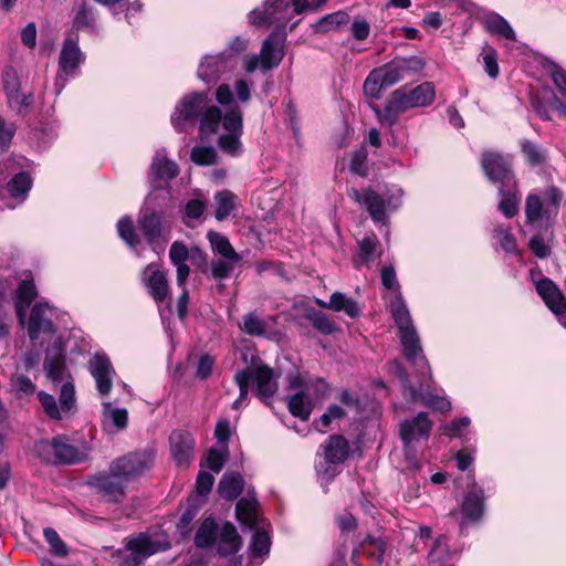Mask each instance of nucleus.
Here are the masks:
<instances>
[{
    "mask_svg": "<svg viewBox=\"0 0 566 566\" xmlns=\"http://www.w3.org/2000/svg\"><path fill=\"white\" fill-rule=\"evenodd\" d=\"M436 98V87L432 82H423L413 88L400 87L394 91L387 99L384 119L392 125L399 114L417 107L430 106Z\"/></svg>",
    "mask_w": 566,
    "mask_h": 566,
    "instance_id": "6e6552de",
    "label": "nucleus"
},
{
    "mask_svg": "<svg viewBox=\"0 0 566 566\" xmlns=\"http://www.w3.org/2000/svg\"><path fill=\"white\" fill-rule=\"evenodd\" d=\"M117 232L119 238L132 249H135L140 242L130 217L125 216L118 220Z\"/></svg>",
    "mask_w": 566,
    "mask_h": 566,
    "instance_id": "a18cd8bd",
    "label": "nucleus"
},
{
    "mask_svg": "<svg viewBox=\"0 0 566 566\" xmlns=\"http://www.w3.org/2000/svg\"><path fill=\"white\" fill-rule=\"evenodd\" d=\"M142 281L146 285L149 294L154 301L158 304L159 314L163 321L165 331L170 339L171 349L174 350V332H175V318L174 311L170 304L163 307L160 304L166 300L169 289L165 273L159 269L158 265L150 263L142 272Z\"/></svg>",
    "mask_w": 566,
    "mask_h": 566,
    "instance_id": "f8f14e48",
    "label": "nucleus"
},
{
    "mask_svg": "<svg viewBox=\"0 0 566 566\" xmlns=\"http://www.w3.org/2000/svg\"><path fill=\"white\" fill-rule=\"evenodd\" d=\"M44 538L50 546V552L57 557H65L69 553L66 544L62 541L57 532L51 527L43 531Z\"/></svg>",
    "mask_w": 566,
    "mask_h": 566,
    "instance_id": "8fccbe9b",
    "label": "nucleus"
},
{
    "mask_svg": "<svg viewBox=\"0 0 566 566\" xmlns=\"http://www.w3.org/2000/svg\"><path fill=\"white\" fill-rule=\"evenodd\" d=\"M403 191L397 186L387 188L384 195L373 189H352L350 197L358 203L365 206L370 218L376 223H385L388 213L397 210L402 203Z\"/></svg>",
    "mask_w": 566,
    "mask_h": 566,
    "instance_id": "9b49d317",
    "label": "nucleus"
},
{
    "mask_svg": "<svg viewBox=\"0 0 566 566\" xmlns=\"http://www.w3.org/2000/svg\"><path fill=\"white\" fill-rule=\"evenodd\" d=\"M176 176V163L168 157L165 148L157 149L148 172V179L151 186L148 198L160 206L175 202L171 184Z\"/></svg>",
    "mask_w": 566,
    "mask_h": 566,
    "instance_id": "0eeeda50",
    "label": "nucleus"
},
{
    "mask_svg": "<svg viewBox=\"0 0 566 566\" xmlns=\"http://www.w3.org/2000/svg\"><path fill=\"white\" fill-rule=\"evenodd\" d=\"M39 400L45 413L55 420L69 418L75 409V389L73 384L65 382L61 387L59 403L52 395L39 392Z\"/></svg>",
    "mask_w": 566,
    "mask_h": 566,
    "instance_id": "a211bd4d",
    "label": "nucleus"
},
{
    "mask_svg": "<svg viewBox=\"0 0 566 566\" xmlns=\"http://www.w3.org/2000/svg\"><path fill=\"white\" fill-rule=\"evenodd\" d=\"M481 56L483 60L484 71L490 77L496 78L500 72L496 51L486 44L482 49Z\"/></svg>",
    "mask_w": 566,
    "mask_h": 566,
    "instance_id": "864d4df0",
    "label": "nucleus"
},
{
    "mask_svg": "<svg viewBox=\"0 0 566 566\" xmlns=\"http://www.w3.org/2000/svg\"><path fill=\"white\" fill-rule=\"evenodd\" d=\"M240 328L250 336H263L268 329V324L255 313H248L242 316Z\"/></svg>",
    "mask_w": 566,
    "mask_h": 566,
    "instance_id": "49530a36",
    "label": "nucleus"
},
{
    "mask_svg": "<svg viewBox=\"0 0 566 566\" xmlns=\"http://www.w3.org/2000/svg\"><path fill=\"white\" fill-rule=\"evenodd\" d=\"M484 511V495L481 489L467 493L462 503L464 516L471 521L479 520Z\"/></svg>",
    "mask_w": 566,
    "mask_h": 566,
    "instance_id": "72a5a7b5",
    "label": "nucleus"
},
{
    "mask_svg": "<svg viewBox=\"0 0 566 566\" xmlns=\"http://www.w3.org/2000/svg\"><path fill=\"white\" fill-rule=\"evenodd\" d=\"M543 212V202L535 193H530L525 200V218L528 224L537 222Z\"/></svg>",
    "mask_w": 566,
    "mask_h": 566,
    "instance_id": "3c124183",
    "label": "nucleus"
},
{
    "mask_svg": "<svg viewBox=\"0 0 566 566\" xmlns=\"http://www.w3.org/2000/svg\"><path fill=\"white\" fill-rule=\"evenodd\" d=\"M538 295L542 297L546 306L556 315H559V323L566 327V300L562 291L549 279L543 277L535 284Z\"/></svg>",
    "mask_w": 566,
    "mask_h": 566,
    "instance_id": "b1692460",
    "label": "nucleus"
},
{
    "mask_svg": "<svg viewBox=\"0 0 566 566\" xmlns=\"http://www.w3.org/2000/svg\"><path fill=\"white\" fill-rule=\"evenodd\" d=\"M237 518L244 525L253 527L258 522V502L254 494L248 493L247 497L238 501L235 507Z\"/></svg>",
    "mask_w": 566,
    "mask_h": 566,
    "instance_id": "c756f323",
    "label": "nucleus"
},
{
    "mask_svg": "<svg viewBox=\"0 0 566 566\" xmlns=\"http://www.w3.org/2000/svg\"><path fill=\"white\" fill-rule=\"evenodd\" d=\"M482 169L488 179L501 186H515L511 161L496 151H484L481 157Z\"/></svg>",
    "mask_w": 566,
    "mask_h": 566,
    "instance_id": "6ab92c4d",
    "label": "nucleus"
},
{
    "mask_svg": "<svg viewBox=\"0 0 566 566\" xmlns=\"http://www.w3.org/2000/svg\"><path fill=\"white\" fill-rule=\"evenodd\" d=\"M286 381L287 389L295 390L286 398L289 411L302 421H307L313 409L328 396V384L323 378L305 379L298 371L290 374Z\"/></svg>",
    "mask_w": 566,
    "mask_h": 566,
    "instance_id": "7ed1b4c3",
    "label": "nucleus"
},
{
    "mask_svg": "<svg viewBox=\"0 0 566 566\" xmlns=\"http://www.w3.org/2000/svg\"><path fill=\"white\" fill-rule=\"evenodd\" d=\"M195 440L191 434H179V467L189 463L193 458Z\"/></svg>",
    "mask_w": 566,
    "mask_h": 566,
    "instance_id": "6e6d98bb",
    "label": "nucleus"
},
{
    "mask_svg": "<svg viewBox=\"0 0 566 566\" xmlns=\"http://www.w3.org/2000/svg\"><path fill=\"white\" fill-rule=\"evenodd\" d=\"M243 483L241 474L227 472L219 481L218 492L226 500H234L242 492Z\"/></svg>",
    "mask_w": 566,
    "mask_h": 566,
    "instance_id": "473e14b6",
    "label": "nucleus"
},
{
    "mask_svg": "<svg viewBox=\"0 0 566 566\" xmlns=\"http://www.w3.org/2000/svg\"><path fill=\"white\" fill-rule=\"evenodd\" d=\"M483 24L485 29L493 33L497 34L506 40L515 41L516 35L510 23L499 13L490 12L484 15Z\"/></svg>",
    "mask_w": 566,
    "mask_h": 566,
    "instance_id": "2f4dec72",
    "label": "nucleus"
},
{
    "mask_svg": "<svg viewBox=\"0 0 566 566\" xmlns=\"http://www.w3.org/2000/svg\"><path fill=\"white\" fill-rule=\"evenodd\" d=\"M389 86L382 71L380 67H377L365 80L364 92L369 97L379 98L381 91Z\"/></svg>",
    "mask_w": 566,
    "mask_h": 566,
    "instance_id": "a19ab883",
    "label": "nucleus"
},
{
    "mask_svg": "<svg viewBox=\"0 0 566 566\" xmlns=\"http://www.w3.org/2000/svg\"><path fill=\"white\" fill-rule=\"evenodd\" d=\"M56 308L48 302H36L27 321L28 336L34 347L45 350L44 371L49 379L59 381L64 374V347L54 324Z\"/></svg>",
    "mask_w": 566,
    "mask_h": 566,
    "instance_id": "f03ea898",
    "label": "nucleus"
},
{
    "mask_svg": "<svg viewBox=\"0 0 566 566\" xmlns=\"http://www.w3.org/2000/svg\"><path fill=\"white\" fill-rule=\"evenodd\" d=\"M186 261H190L192 264H201L205 261L202 251L197 247L187 248L179 243V283L189 275V266L184 263Z\"/></svg>",
    "mask_w": 566,
    "mask_h": 566,
    "instance_id": "c9c22d12",
    "label": "nucleus"
},
{
    "mask_svg": "<svg viewBox=\"0 0 566 566\" xmlns=\"http://www.w3.org/2000/svg\"><path fill=\"white\" fill-rule=\"evenodd\" d=\"M432 423L426 412H419L410 420L400 423V437L406 447L421 438H427L431 431Z\"/></svg>",
    "mask_w": 566,
    "mask_h": 566,
    "instance_id": "a878e982",
    "label": "nucleus"
},
{
    "mask_svg": "<svg viewBox=\"0 0 566 566\" xmlns=\"http://www.w3.org/2000/svg\"><path fill=\"white\" fill-rule=\"evenodd\" d=\"M470 418L462 417L458 420H453L450 423L443 426L442 432L449 437H461L463 430H465L470 424Z\"/></svg>",
    "mask_w": 566,
    "mask_h": 566,
    "instance_id": "338daca9",
    "label": "nucleus"
},
{
    "mask_svg": "<svg viewBox=\"0 0 566 566\" xmlns=\"http://www.w3.org/2000/svg\"><path fill=\"white\" fill-rule=\"evenodd\" d=\"M216 219L222 221L227 219L232 211L237 209L238 206V197L229 191L222 190L216 193Z\"/></svg>",
    "mask_w": 566,
    "mask_h": 566,
    "instance_id": "4c0bfd02",
    "label": "nucleus"
},
{
    "mask_svg": "<svg viewBox=\"0 0 566 566\" xmlns=\"http://www.w3.org/2000/svg\"><path fill=\"white\" fill-rule=\"evenodd\" d=\"M390 312L399 329V338L403 347L405 357L417 367L420 374L430 375V366L423 356L419 336L399 291L390 303Z\"/></svg>",
    "mask_w": 566,
    "mask_h": 566,
    "instance_id": "39448f33",
    "label": "nucleus"
},
{
    "mask_svg": "<svg viewBox=\"0 0 566 566\" xmlns=\"http://www.w3.org/2000/svg\"><path fill=\"white\" fill-rule=\"evenodd\" d=\"M195 544L200 548H216L220 556L227 557L240 551L242 539L233 524L226 522L219 526L209 517L199 526Z\"/></svg>",
    "mask_w": 566,
    "mask_h": 566,
    "instance_id": "423d86ee",
    "label": "nucleus"
},
{
    "mask_svg": "<svg viewBox=\"0 0 566 566\" xmlns=\"http://www.w3.org/2000/svg\"><path fill=\"white\" fill-rule=\"evenodd\" d=\"M11 386L19 397H28L35 391V386L31 379L19 370L12 376Z\"/></svg>",
    "mask_w": 566,
    "mask_h": 566,
    "instance_id": "603ef678",
    "label": "nucleus"
},
{
    "mask_svg": "<svg viewBox=\"0 0 566 566\" xmlns=\"http://www.w3.org/2000/svg\"><path fill=\"white\" fill-rule=\"evenodd\" d=\"M323 449L326 462L323 474L327 475V480H331L335 476L336 472L334 469H331L329 465L343 463L347 459L349 444L343 436L334 434L329 437Z\"/></svg>",
    "mask_w": 566,
    "mask_h": 566,
    "instance_id": "393cba45",
    "label": "nucleus"
},
{
    "mask_svg": "<svg viewBox=\"0 0 566 566\" xmlns=\"http://www.w3.org/2000/svg\"><path fill=\"white\" fill-rule=\"evenodd\" d=\"M208 239L214 252L223 259L241 261V256L235 252L227 237L219 232L210 231Z\"/></svg>",
    "mask_w": 566,
    "mask_h": 566,
    "instance_id": "ea45409f",
    "label": "nucleus"
},
{
    "mask_svg": "<svg viewBox=\"0 0 566 566\" xmlns=\"http://www.w3.org/2000/svg\"><path fill=\"white\" fill-rule=\"evenodd\" d=\"M170 547L168 536L163 531H147L126 539L120 553L119 566H139L148 557Z\"/></svg>",
    "mask_w": 566,
    "mask_h": 566,
    "instance_id": "1a4fd4ad",
    "label": "nucleus"
},
{
    "mask_svg": "<svg viewBox=\"0 0 566 566\" xmlns=\"http://www.w3.org/2000/svg\"><path fill=\"white\" fill-rule=\"evenodd\" d=\"M378 239L375 234L366 235L359 241V250L357 259L355 260L356 266L369 265L376 258V248Z\"/></svg>",
    "mask_w": 566,
    "mask_h": 566,
    "instance_id": "79ce46f5",
    "label": "nucleus"
},
{
    "mask_svg": "<svg viewBox=\"0 0 566 566\" xmlns=\"http://www.w3.org/2000/svg\"><path fill=\"white\" fill-rule=\"evenodd\" d=\"M384 553L385 543L379 538L369 536L361 542L357 549H355L353 559L355 557H359L360 555H365L371 559L373 565L377 566L381 563Z\"/></svg>",
    "mask_w": 566,
    "mask_h": 566,
    "instance_id": "f704fd0d",
    "label": "nucleus"
},
{
    "mask_svg": "<svg viewBox=\"0 0 566 566\" xmlns=\"http://www.w3.org/2000/svg\"><path fill=\"white\" fill-rule=\"evenodd\" d=\"M417 399H421L426 406L441 412H447L451 409V402L444 397H439L434 395L421 396L418 392Z\"/></svg>",
    "mask_w": 566,
    "mask_h": 566,
    "instance_id": "0e129e2a",
    "label": "nucleus"
},
{
    "mask_svg": "<svg viewBox=\"0 0 566 566\" xmlns=\"http://www.w3.org/2000/svg\"><path fill=\"white\" fill-rule=\"evenodd\" d=\"M284 43V32H282V34H280L277 31L271 33L263 41L259 54H251L244 56V71L248 74H251L259 67L263 72L277 67L285 55Z\"/></svg>",
    "mask_w": 566,
    "mask_h": 566,
    "instance_id": "4468645a",
    "label": "nucleus"
},
{
    "mask_svg": "<svg viewBox=\"0 0 566 566\" xmlns=\"http://www.w3.org/2000/svg\"><path fill=\"white\" fill-rule=\"evenodd\" d=\"M352 36L357 41L366 40L370 34V24L364 18H355L350 25Z\"/></svg>",
    "mask_w": 566,
    "mask_h": 566,
    "instance_id": "69168bd1",
    "label": "nucleus"
},
{
    "mask_svg": "<svg viewBox=\"0 0 566 566\" xmlns=\"http://www.w3.org/2000/svg\"><path fill=\"white\" fill-rule=\"evenodd\" d=\"M389 370L391 374H394L396 377L399 378L405 391H408L410 399L417 400L418 398V391L409 386V379L407 373L403 370L401 364L399 361H392L389 365Z\"/></svg>",
    "mask_w": 566,
    "mask_h": 566,
    "instance_id": "bf43d9fd",
    "label": "nucleus"
},
{
    "mask_svg": "<svg viewBox=\"0 0 566 566\" xmlns=\"http://www.w3.org/2000/svg\"><path fill=\"white\" fill-rule=\"evenodd\" d=\"M366 163L367 149L361 146L352 154L349 168L354 174L365 177L368 172Z\"/></svg>",
    "mask_w": 566,
    "mask_h": 566,
    "instance_id": "5fc2aeb1",
    "label": "nucleus"
},
{
    "mask_svg": "<svg viewBox=\"0 0 566 566\" xmlns=\"http://www.w3.org/2000/svg\"><path fill=\"white\" fill-rule=\"evenodd\" d=\"M551 75L555 86L564 98H566V71L554 64L551 69Z\"/></svg>",
    "mask_w": 566,
    "mask_h": 566,
    "instance_id": "774afa93",
    "label": "nucleus"
},
{
    "mask_svg": "<svg viewBox=\"0 0 566 566\" xmlns=\"http://www.w3.org/2000/svg\"><path fill=\"white\" fill-rule=\"evenodd\" d=\"M9 107L18 114H21L23 109H27L33 104V94H14L7 98Z\"/></svg>",
    "mask_w": 566,
    "mask_h": 566,
    "instance_id": "052dcab7",
    "label": "nucleus"
},
{
    "mask_svg": "<svg viewBox=\"0 0 566 566\" xmlns=\"http://www.w3.org/2000/svg\"><path fill=\"white\" fill-rule=\"evenodd\" d=\"M119 475L99 473L90 479L88 484L107 502L120 503L125 497V486Z\"/></svg>",
    "mask_w": 566,
    "mask_h": 566,
    "instance_id": "5701e85b",
    "label": "nucleus"
},
{
    "mask_svg": "<svg viewBox=\"0 0 566 566\" xmlns=\"http://www.w3.org/2000/svg\"><path fill=\"white\" fill-rule=\"evenodd\" d=\"M239 261L234 260H217L211 264V273L214 279H226L230 275L233 270V265Z\"/></svg>",
    "mask_w": 566,
    "mask_h": 566,
    "instance_id": "680f3d73",
    "label": "nucleus"
},
{
    "mask_svg": "<svg viewBox=\"0 0 566 566\" xmlns=\"http://www.w3.org/2000/svg\"><path fill=\"white\" fill-rule=\"evenodd\" d=\"M214 483V478L212 474L200 471L198 473L196 480V494L190 497V501L193 503L192 506L198 509L202 504L206 503L207 495L210 493Z\"/></svg>",
    "mask_w": 566,
    "mask_h": 566,
    "instance_id": "58836bf2",
    "label": "nucleus"
},
{
    "mask_svg": "<svg viewBox=\"0 0 566 566\" xmlns=\"http://www.w3.org/2000/svg\"><path fill=\"white\" fill-rule=\"evenodd\" d=\"M102 418L105 427H113L116 431L124 430L128 423L127 410L125 408L113 407L111 401L102 402Z\"/></svg>",
    "mask_w": 566,
    "mask_h": 566,
    "instance_id": "c85d7f7f",
    "label": "nucleus"
},
{
    "mask_svg": "<svg viewBox=\"0 0 566 566\" xmlns=\"http://www.w3.org/2000/svg\"><path fill=\"white\" fill-rule=\"evenodd\" d=\"M450 557V551L446 536H440L436 539L432 548L428 553V558L431 563H441Z\"/></svg>",
    "mask_w": 566,
    "mask_h": 566,
    "instance_id": "4d7b16f0",
    "label": "nucleus"
},
{
    "mask_svg": "<svg viewBox=\"0 0 566 566\" xmlns=\"http://www.w3.org/2000/svg\"><path fill=\"white\" fill-rule=\"evenodd\" d=\"M237 57L228 51L206 55L199 65L198 75L206 83H214L221 76L230 74L237 67Z\"/></svg>",
    "mask_w": 566,
    "mask_h": 566,
    "instance_id": "aec40b11",
    "label": "nucleus"
},
{
    "mask_svg": "<svg viewBox=\"0 0 566 566\" xmlns=\"http://www.w3.org/2000/svg\"><path fill=\"white\" fill-rule=\"evenodd\" d=\"M32 187V179L28 172L15 174L7 184V190L11 199L20 203L25 200Z\"/></svg>",
    "mask_w": 566,
    "mask_h": 566,
    "instance_id": "7c9ffc66",
    "label": "nucleus"
},
{
    "mask_svg": "<svg viewBox=\"0 0 566 566\" xmlns=\"http://www.w3.org/2000/svg\"><path fill=\"white\" fill-rule=\"evenodd\" d=\"M306 317L311 321L314 328L325 335H329L335 331L334 322L323 312L311 310L307 312Z\"/></svg>",
    "mask_w": 566,
    "mask_h": 566,
    "instance_id": "09e8293b",
    "label": "nucleus"
},
{
    "mask_svg": "<svg viewBox=\"0 0 566 566\" xmlns=\"http://www.w3.org/2000/svg\"><path fill=\"white\" fill-rule=\"evenodd\" d=\"M271 547V538L263 527L255 528L250 543L251 556L253 558L268 555Z\"/></svg>",
    "mask_w": 566,
    "mask_h": 566,
    "instance_id": "c03bdc74",
    "label": "nucleus"
},
{
    "mask_svg": "<svg viewBox=\"0 0 566 566\" xmlns=\"http://www.w3.org/2000/svg\"><path fill=\"white\" fill-rule=\"evenodd\" d=\"M316 304L321 307L329 308L335 312H345L349 317H358L361 314V307L352 297L344 293L334 292L328 302L316 298Z\"/></svg>",
    "mask_w": 566,
    "mask_h": 566,
    "instance_id": "bb28decb",
    "label": "nucleus"
},
{
    "mask_svg": "<svg viewBox=\"0 0 566 566\" xmlns=\"http://www.w3.org/2000/svg\"><path fill=\"white\" fill-rule=\"evenodd\" d=\"M424 61L416 55L408 57H395L392 61L380 66L387 83L390 86L397 84L403 78L421 72L424 67Z\"/></svg>",
    "mask_w": 566,
    "mask_h": 566,
    "instance_id": "412c9836",
    "label": "nucleus"
},
{
    "mask_svg": "<svg viewBox=\"0 0 566 566\" xmlns=\"http://www.w3.org/2000/svg\"><path fill=\"white\" fill-rule=\"evenodd\" d=\"M2 82L7 98L20 92V82L13 69L4 71Z\"/></svg>",
    "mask_w": 566,
    "mask_h": 566,
    "instance_id": "e2e57ef3",
    "label": "nucleus"
},
{
    "mask_svg": "<svg viewBox=\"0 0 566 566\" xmlns=\"http://www.w3.org/2000/svg\"><path fill=\"white\" fill-rule=\"evenodd\" d=\"M216 99L221 106L229 107L224 115L218 106L207 104L205 94H193L185 97L182 113L185 117L198 116L199 130L206 136L217 133L221 125L224 133L218 138L219 148L230 156H238L242 151V111L234 102L232 90L228 84L218 86Z\"/></svg>",
    "mask_w": 566,
    "mask_h": 566,
    "instance_id": "f257e3e1",
    "label": "nucleus"
},
{
    "mask_svg": "<svg viewBox=\"0 0 566 566\" xmlns=\"http://www.w3.org/2000/svg\"><path fill=\"white\" fill-rule=\"evenodd\" d=\"M35 296L36 287L32 281L23 280L19 283L14 295V306L19 322L22 325L25 324L27 308L30 306Z\"/></svg>",
    "mask_w": 566,
    "mask_h": 566,
    "instance_id": "cd10ccee",
    "label": "nucleus"
},
{
    "mask_svg": "<svg viewBox=\"0 0 566 566\" xmlns=\"http://www.w3.org/2000/svg\"><path fill=\"white\" fill-rule=\"evenodd\" d=\"M88 371L95 380L98 394L102 397L108 396L115 377V369L109 358L103 353H95L88 360Z\"/></svg>",
    "mask_w": 566,
    "mask_h": 566,
    "instance_id": "4be33fe9",
    "label": "nucleus"
},
{
    "mask_svg": "<svg viewBox=\"0 0 566 566\" xmlns=\"http://www.w3.org/2000/svg\"><path fill=\"white\" fill-rule=\"evenodd\" d=\"M253 381L255 392L262 400L273 397L279 389L274 371L266 365H258L253 368L240 370L234 375V381L239 387V397L233 401L232 408L239 409L248 401L250 381Z\"/></svg>",
    "mask_w": 566,
    "mask_h": 566,
    "instance_id": "9d476101",
    "label": "nucleus"
},
{
    "mask_svg": "<svg viewBox=\"0 0 566 566\" xmlns=\"http://www.w3.org/2000/svg\"><path fill=\"white\" fill-rule=\"evenodd\" d=\"M95 21L96 18L93 10L83 3L77 8L73 23L76 28H93L95 25Z\"/></svg>",
    "mask_w": 566,
    "mask_h": 566,
    "instance_id": "13d9d810",
    "label": "nucleus"
},
{
    "mask_svg": "<svg viewBox=\"0 0 566 566\" xmlns=\"http://www.w3.org/2000/svg\"><path fill=\"white\" fill-rule=\"evenodd\" d=\"M308 3L306 0H266L262 8L253 10L250 15V22L255 25H271L277 23L275 31L285 28L289 18V11L293 8V12L301 14L306 10Z\"/></svg>",
    "mask_w": 566,
    "mask_h": 566,
    "instance_id": "ddd939ff",
    "label": "nucleus"
},
{
    "mask_svg": "<svg viewBox=\"0 0 566 566\" xmlns=\"http://www.w3.org/2000/svg\"><path fill=\"white\" fill-rule=\"evenodd\" d=\"M43 449H50L54 461L60 464H75L85 461L92 450L86 441H71L64 436H57L50 443H43Z\"/></svg>",
    "mask_w": 566,
    "mask_h": 566,
    "instance_id": "f3484780",
    "label": "nucleus"
},
{
    "mask_svg": "<svg viewBox=\"0 0 566 566\" xmlns=\"http://www.w3.org/2000/svg\"><path fill=\"white\" fill-rule=\"evenodd\" d=\"M191 160L201 166H210L217 163L218 154L212 146H196L191 149Z\"/></svg>",
    "mask_w": 566,
    "mask_h": 566,
    "instance_id": "de8ad7c7",
    "label": "nucleus"
},
{
    "mask_svg": "<svg viewBox=\"0 0 566 566\" xmlns=\"http://www.w3.org/2000/svg\"><path fill=\"white\" fill-rule=\"evenodd\" d=\"M154 453L150 450H142L128 453L112 461L109 471L119 475L125 482L134 481L151 469Z\"/></svg>",
    "mask_w": 566,
    "mask_h": 566,
    "instance_id": "dca6fc26",
    "label": "nucleus"
},
{
    "mask_svg": "<svg viewBox=\"0 0 566 566\" xmlns=\"http://www.w3.org/2000/svg\"><path fill=\"white\" fill-rule=\"evenodd\" d=\"M499 196L502 198L499 210L506 217L513 218L518 211L520 198L516 195L515 186H500Z\"/></svg>",
    "mask_w": 566,
    "mask_h": 566,
    "instance_id": "e433bc0d",
    "label": "nucleus"
},
{
    "mask_svg": "<svg viewBox=\"0 0 566 566\" xmlns=\"http://www.w3.org/2000/svg\"><path fill=\"white\" fill-rule=\"evenodd\" d=\"M349 22V15L345 11H337L321 18L314 25L316 32H329Z\"/></svg>",
    "mask_w": 566,
    "mask_h": 566,
    "instance_id": "37998d69",
    "label": "nucleus"
},
{
    "mask_svg": "<svg viewBox=\"0 0 566 566\" xmlns=\"http://www.w3.org/2000/svg\"><path fill=\"white\" fill-rule=\"evenodd\" d=\"M85 59L86 55L81 50L76 39L67 38L63 41L59 56V70L54 83L57 94L64 90L69 80L80 74V67L85 62Z\"/></svg>",
    "mask_w": 566,
    "mask_h": 566,
    "instance_id": "2eb2a0df",
    "label": "nucleus"
},
{
    "mask_svg": "<svg viewBox=\"0 0 566 566\" xmlns=\"http://www.w3.org/2000/svg\"><path fill=\"white\" fill-rule=\"evenodd\" d=\"M174 208L175 202L160 206L147 197L146 207L140 211L139 229L157 255L165 251L170 238Z\"/></svg>",
    "mask_w": 566,
    "mask_h": 566,
    "instance_id": "20e7f679",
    "label": "nucleus"
}]
</instances>
